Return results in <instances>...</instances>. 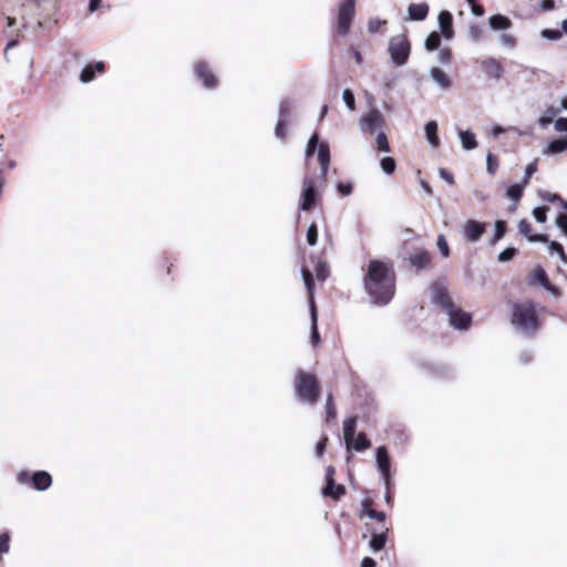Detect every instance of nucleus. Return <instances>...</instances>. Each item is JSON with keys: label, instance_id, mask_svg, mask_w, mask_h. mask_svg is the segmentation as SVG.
Wrapping results in <instances>:
<instances>
[{"label": "nucleus", "instance_id": "5701e85b", "mask_svg": "<svg viewBox=\"0 0 567 567\" xmlns=\"http://www.w3.org/2000/svg\"><path fill=\"white\" fill-rule=\"evenodd\" d=\"M488 25L492 30H508L512 28V20L503 14H494L488 18Z\"/></svg>", "mask_w": 567, "mask_h": 567}, {"label": "nucleus", "instance_id": "a19ab883", "mask_svg": "<svg viewBox=\"0 0 567 567\" xmlns=\"http://www.w3.org/2000/svg\"><path fill=\"white\" fill-rule=\"evenodd\" d=\"M342 100L350 111L355 109V99L350 89H344L342 92Z\"/></svg>", "mask_w": 567, "mask_h": 567}, {"label": "nucleus", "instance_id": "7ed1b4c3", "mask_svg": "<svg viewBox=\"0 0 567 567\" xmlns=\"http://www.w3.org/2000/svg\"><path fill=\"white\" fill-rule=\"evenodd\" d=\"M295 391L300 402L309 405L316 404L320 394V386L316 375L298 370L295 378Z\"/></svg>", "mask_w": 567, "mask_h": 567}, {"label": "nucleus", "instance_id": "79ce46f5", "mask_svg": "<svg viewBox=\"0 0 567 567\" xmlns=\"http://www.w3.org/2000/svg\"><path fill=\"white\" fill-rule=\"evenodd\" d=\"M318 241V228L316 224H311L307 229V243L309 246H315Z\"/></svg>", "mask_w": 567, "mask_h": 567}, {"label": "nucleus", "instance_id": "4be33fe9", "mask_svg": "<svg viewBox=\"0 0 567 567\" xmlns=\"http://www.w3.org/2000/svg\"><path fill=\"white\" fill-rule=\"evenodd\" d=\"M301 275H302V279L305 282V287L308 292L309 311H311V305H316L315 297H313V291H315L313 276H312L311 271L305 267L301 269Z\"/></svg>", "mask_w": 567, "mask_h": 567}, {"label": "nucleus", "instance_id": "6e6552de", "mask_svg": "<svg viewBox=\"0 0 567 567\" xmlns=\"http://www.w3.org/2000/svg\"><path fill=\"white\" fill-rule=\"evenodd\" d=\"M317 200L316 182L312 177L306 176L302 182V192L300 196V210H310Z\"/></svg>", "mask_w": 567, "mask_h": 567}, {"label": "nucleus", "instance_id": "13d9d810", "mask_svg": "<svg viewBox=\"0 0 567 567\" xmlns=\"http://www.w3.org/2000/svg\"><path fill=\"white\" fill-rule=\"evenodd\" d=\"M334 480L326 481V486L322 489V494L327 497H333L334 494V487H336Z\"/></svg>", "mask_w": 567, "mask_h": 567}, {"label": "nucleus", "instance_id": "f03ea898", "mask_svg": "<svg viewBox=\"0 0 567 567\" xmlns=\"http://www.w3.org/2000/svg\"><path fill=\"white\" fill-rule=\"evenodd\" d=\"M512 323L520 333L534 336L539 328L536 305L532 300L516 302L512 309Z\"/></svg>", "mask_w": 567, "mask_h": 567}, {"label": "nucleus", "instance_id": "2f4dec72", "mask_svg": "<svg viewBox=\"0 0 567 567\" xmlns=\"http://www.w3.org/2000/svg\"><path fill=\"white\" fill-rule=\"evenodd\" d=\"M524 187L525 185H523L522 183L511 185L506 192L507 197L514 202L519 200L523 196Z\"/></svg>", "mask_w": 567, "mask_h": 567}, {"label": "nucleus", "instance_id": "4d7b16f0", "mask_svg": "<svg viewBox=\"0 0 567 567\" xmlns=\"http://www.w3.org/2000/svg\"><path fill=\"white\" fill-rule=\"evenodd\" d=\"M31 474L25 471V470H22L20 471L18 474H17V482L21 485H28V484H31L32 481H31Z\"/></svg>", "mask_w": 567, "mask_h": 567}, {"label": "nucleus", "instance_id": "09e8293b", "mask_svg": "<svg viewBox=\"0 0 567 567\" xmlns=\"http://www.w3.org/2000/svg\"><path fill=\"white\" fill-rule=\"evenodd\" d=\"M548 248H549V252H556V254H558L559 258H560L564 262H567V256H566V254H565V251H564L563 246H561L559 243H557V241H551V243L549 244V247H548Z\"/></svg>", "mask_w": 567, "mask_h": 567}, {"label": "nucleus", "instance_id": "4c0bfd02", "mask_svg": "<svg viewBox=\"0 0 567 567\" xmlns=\"http://www.w3.org/2000/svg\"><path fill=\"white\" fill-rule=\"evenodd\" d=\"M558 113V110L555 109V107H549L546 113L544 115H542L539 118H538V124L542 126V127H545L547 126L548 124H550L553 122V118L554 116Z\"/></svg>", "mask_w": 567, "mask_h": 567}, {"label": "nucleus", "instance_id": "f8f14e48", "mask_svg": "<svg viewBox=\"0 0 567 567\" xmlns=\"http://www.w3.org/2000/svg\"><path fill=\"white\" fill-rule=\"evenodd\" d=\"M194 72L206 89L216 87L217 79L205 62H197L194 66Z\"/></svg>", "mask_w": 567, "mask_h": 567}, {"label": "nucleus", "instance_id": "f257e3e1", "mask_svg": "<svg viewBox=\"0 0 567 567\" xmlns=\"http://www.w3.org/2000/svg\"><path fill=\"white\" fill-rule=\"evenodd\" d=\"M364 288L377 305H386L394 296V276L381 260H371L364 277Z\"/></svg>", "mask_w": 567, "mask_h": 567}, {"label": "nucleus", "instance_id": "a18cd8bd", "mask_svg": "<svg viewBox=\"0 0 567 567\" xmlns=\"http://www.w3.org/2000/svg\"><path fill=\"white\" fill-rule=\"evenodd\" d=\"M95 78V72L93 70V66L92 65H86L82 72H81V75H80V80L83 82V83H89L91 82L93 79Z\"/></svg>", "mask_w": 567, "mask_h": 567}, {"label": "nucleus", "instance_id": "e2e57ef3", "mask_svg": "<svg viewBox=\"0 0 567 567\" xmlns=\"http://www.w3.org/2000/svg\"><path fill=\"white\" fill-rule=\"evenodd\" d=\"M368 517L371 519H377L379 522H384L386 518V515L384 512H378L375 509H369Z\"/></svg>", "mask_w": 567, "mask_h": 567}, {"label": "nucleus", "instance_id": "473e14b6", "mask_svg": "<svg viewBox=\"0 0 567 567\" xmlns=\"http://www.w3.org/2000/svg\"><path fill=\"white\" fill-rule=\"evenodd\" d=\"M530 280L539 284L543 288L549 282L546 271L540 267L534 270V272L530 276Z\"/></svg>", "mask_w": 567, "mask_h": 567}, {"label": "nucleus", "instance_id": "603ef678", "mask_svg": "<svg viewBox=\"0 0 567 567\" xmlns=\"http://www.w3.org/2000/svg\"><path fill=\"white\" fill-rule=\"evenodd\" d=\"M533 216L537 223H545L547 218V207H536L533 210Z\"/></svg>", "mask_w": 567, "mask_h": 567}, {"label": "nucleus", "instance_id": "c9c22d12", "mask_svg": "<svg viewBox=\"0 0 567 567\" xmlns=\"http://www.w3.org/2000/svg\"><path fill=\"white\" fill-rule=\"evenodd\" d=\"M380 166L385 174L390 175L395 171L396 163L393 157L386 156L381 159Z\"/></svg>", "mask_w": 567, "mask_h": 567}, {"label": "nucleus", "instance_id": "6ab92c4d", "mask_svg": "<svg viewBox=\"0 0 567 567\" xmlns=\"http://www.w3.org/2000/svg\"><path fill=\"white\" fill-rule=\"evenodd\" d=\"M519 231L532 243H547L548 237L542 234H532V225L526 220L522 219L518 223Z\"/></svg>", "mask_w": 567, "mask_h": 567}, {"label": "nucleus", "instance_id": "ddd939ff", "mask_svg": "<svg viewBox=\"0 0 567 567\" xmlns=\"http://www.w3.org/2000/svg\"><path fill=\"white\" fill-rule=\"evenodd\" d=\"M481 69L491 79H501L504 68L501 62L494 58L485 59L481 62Z\"/></svg>", "mask_w": 567, "mask_h": 567}, {"label": "nucleus", "instance_id": "3c124183", "mask_svg": "<svg viewBox=\"0 0 567 567\" xmlns=\"http://www.w3.org/2000/svg\"><path fill=\"white\" fill-rule=\"evenodd\" d=\"M436 245H437V248H439V250H440V252H441V255H442L443 257H445V258H446V257H449V256H450V248H449V245H447V241H446V239H445L444 235H440V236L437 237V243H436Z\"/></svg>", "mask_w": 567, "mask_h": 567}, {"label": "nucleus", "instance_id": "423d86ee", "mask_svg": "<svg viewBox=\"0 0 567 567\" xmlns=\"http://www.w3.org/2000/svg\"><path fill=\"white\" fill-rule=\"evenodd\" d=\"M357 0H342L338 7L337 33L347 35L351 29V23L355 14Z\"/></svg>", "mask_w": 567, "mask_h": 567}, {"label": "nucleus", "instance_id": "aec40b11", "mask_svg": "<svg viewBox=\"0 0 567 567\" xmlns=\"http://www.w3.org/2000/svg\"><path fill=\"white\" fill-rule=\"evenodd\" d=\"M410 264L417 270L426 268L431 262V255L426 250H416L410 255Z\"/></svg>", "mask_w": 567, "mask_h": 567}, {"label": "nucleus", "instance_id": "a878e982", "mask_svg": "<svg viewBox=\"0 0 567 567\" xmlns=\"http://www.w3.org/2000/svg\"><path fill=\"white\" fill-rule=\"evenodd\" d=\"M386 539H388V528H385L384 530H382L380 533H373L371 536L370 543H369L370 548L373 551H380L381 549L384 548Z\"/></svg>", "mask_w": 567, "mask_h": 567}, {"label": "nucleus", "instance_id": "864d4df0", "mask_svg": "<svg viewBox=\"0 0 567 567\" xmlns=\"http://www.w3.org/2000/svg\"><path fill=\"white\" fill-rule=\"evenodd\" d=\"M316 276L318 280L324 281L329 276V268L326 264H319L316 268Z\"/></svg>", "mask_w": 567, "mask_h": 567}, {"label": "nucleus", "instance_id": "774afa93", "mask_svg": "<svg viewBox=\"0 0 567 567\" xmlns=\"http://www.w3.org/2000/svg\"><path fill=\"white\" fill-rule=\"evenodd\" d=\"M360 567H375V561L371 557H364L361 561Z\"/></svg>", "mask_w": 567, "mask_h": 567}, {"label": "nucleus", "instance_id": "a211bd4d", "mask_svg": "<svg viewBox=\"0 0 567 567\" xmlns=\"http://www.w3.org/2000/svg\"><path fill=\"white\" fill-rule=\"evenodd\" d=\"M357 417L349 416L343 421V439L347 450L351 449L353 444V437L355 436Z\"/></svg>", "mask_w": 567, "mask_h": 567}, {"label": "nucleus", "instance_id": "4468645a", "mask_svg": "<svg viewBox=\"0 0 567 567\" xmlns=\"http://www.w3.org/2000/svg\"><path fill=\"white\" fill-rule=\"evenodd\" d=\"M318 162L320 164V175L324 181L327 178L329 165H330V147L327 141H322L318 147Z\"/></svg>", "mask_w": 567, "mask_h": 567}, {"label": "nucleus", "instance_id": "0e129e2a", "mask_svg": "<svg viewBox=\"0 0 567 567\" xmlns=\"http://www.w3.org/2000/svg\"><path fill=\"white\" fill-rule=\"evenodd\" d=\"M486 168L489 174H494L497 167V163L492 154H488L486 157Z\"/></svg>", "mask_w": 567, "mask_h": 567}, {"label": "nucleus", "instance_id": "cd10ccee", "mask_svg": "<svg viewBox=\"0 0 567 567\" xmlns=\"http://www.w3.org/2000/svg\"><path fill=\"white\" fill-rule=\"evenodd\" d=\"M461 143L464 150L471 151L477 146L475 135L470 131H460Z\"/></svg>", "mask_w": 567, "mask_h": 567}, {"label": "nucleus", "instance_id": "9d476101", "mask_svg": "<svg viewBox=\"0 0 567 567\" xmlns=\"http://www.w3.org/2000/svg\"><path fill=\"white\" fill-rule=\"evenodd\" d=\"M383 124L384 117L382 113L377 109H372L361 118L360 127L361 131L373 134L378 128H381Z\"/></svg>", "mask_w": 567, "mask_h": 567}, {"label": "nucleus", "instance_id": "c03bdc74", "mask_svg": "<svg viewBox=\"0 0 567 567\" xmlns=\"http://www.w3.org/2000/svg\"><path fill=\"white\" fill-rule=\"evenodd\" d=\"M542 37L547 40L556 41L563 37V33L560 30L557 29H544L542 31Z\"/></svg>", "mask_w": 567, "mask_h": 567}, {"label": "nucleus", "instance_id": "f704fd0d", "mask_svg": "<svg viewBox=\"0 0 567 567\" xmlns=\"http://www.w3.org/2000/svg\"><path fill=\"white\" fill-rule=\"evenodd\" d=\"M291 115V102L287 99L282 100L279 105V116L278 120L287 121Z\"/></svg>", "mask_w": 567, "mask_h": 567}, {"label": "nucleus", "instance_id": "338daca9", "mask_svg": "<svg viewBox=\"0 0 567 567\" xmlns=\"http://www.w3.org/2000/svg\"><path fill=\"white\" fill-rule=\"evenodd\" d=\"M471 11L476 17H482L484 14V8L476 2L471 4Z\"/></svg>", "mask_w": 567, "mask_h": 567}, {"label": "nucleus", "instance_id": "7c9ffc66", "mask_svg": "<svg viewBox=\"0 0 567 567\" xmlns=\"http://www.w3.org/2000/svg\"><path fill=\"white\" fill-rule=\"evenodd\" d=\"M441 33L434 31L432 33H430L427 35V38L425 39V49L429 50V51H434V50H437L440 48V44H441Z\"/></svg>", "mask_w": 567, "mask_h": 567}, {"label": "nucleus", "instance_id": "1a4fd4ad", "mask_svg": "<svg viewBox=\"0 0 567 567\" xmlns=\"http://www.w3.org/2000/svg\"><path fill=\"white\" fill-rule=\"evenodd\" d=\"M445 313L449 316L450 324L456 330H466L472 323V316L456 305Z\"/></svg>", "mask_w": 567, "mask_h": 567}, {"label": "nucleus", "instance_id": "2eb2a0df", "mask_svg": "<svg viewBox=\"0 0 567 567\" xmlns=\"http://www.w3.org/2000/svg\"><path fill=\"white\" fill-rule=\"evenodd\" d=\"M431 80L435 83L439 90L446 91L452 85L451 78L440 68L432 66L429 71Z\"/></svg>", "mask_w": 567, "mask_h": 567}, {"label": "nucleus", "instance_id": "58836bf2", "mask_svg": "<svg viewBox=\"0 0 567 567\" xmlns=\"http://www.w3.org/2000/svg\"><path fill=\"white\" fill-rule=\"evenodd\" d=\"M275 135L280 141H286L288 133H287V121L278 120L276 127H275Z\"/></svg>", "mask_w": 567, "mask_h": 567}, {"label": "nucleus", "instance_id": "412c9836", "mask_svg": "<svg viewBox=\"0 0 567 567\" xmlns=\"http://www.w3.org/2000/svg\"><path fill=\"white\" fill-rule=\"evenodd\" d=\"M409 19L412 21H423L429 14V6L426 3H411L408 7Z\"/></svg>", "mask_w": 567, "mask_h": 567}, {"label": "nucleus", "instance_id": "052dcab7", "mask_svg": "<svg viewBox=\"0 0 567 567\" xmlns=\"http://www.w3.org/2000/svg\"><path fill=\"white\" fill-rule=\"evenodd\" d=\"M556 225L567 236V215L560 214L556 219Z\"/></svg>", "mask_w": 567, "mask_h": 567}, {"label": "nucleus", "instance_id": "bf43d9fd", "mask_svg": "<svg viewBox=\"0 0 567 567\" xmlns=\"http://www.w3.org/2000/svg\"><path fill=\"white\" fill-rule=\"evenodd\" d=\"M437 60L442 64H449L451 61V50L447 48L440 50Z\"/></svg>", "mask_w": 567, "mask_h": 567}, {"label": "nucleus", "instance_id": "39448f33", "mask_svg": "<svg viewBox=\"0 0 567 567\" xmlns=\"http://www.w3.org/2000/svg\"><path fill=\"white\" fill-rule=\"evenodd\" d=\"M430 290L431 300L436 307L441 308L444 312L453 309L455 303L449 292L446 279L441 278L435 280L431 285Z\"/></svg>", "mask_w": 567, "mask_h": 567}, {"label": "nucleus", "instance_id": "b1692460", "mask_svg": "<svg viewBox=\"0 0 567 567\" xmlns=\"http://www.w3.org/2000/svg\"><path fill=\"white\" fill-rule=\"evenodd\" d=\"M437 123L435 121L426 122L424 126L425 136L431 147L437 148L440 146V138L437 136Z\"/></svg>", "mask_w": 567, "mask_h": 567}, {"label": "nucleus", "instance_id": "72a5a7b5", "mask_svg": "<svg viewBox=\"0 0 567 567\" xmlns=\"http://www.w3.org/2000/svg\"><path fill=\"white\" fill-rule=\"evenodd\" d=\"M494 228V236L491 239V244H495L504 237L506 233V223L504 220H496Z\"/></svg>", "mask_w": 567, "mask_h": 567}, {"label": "nucleus", "instance_id": "de8ad7c7", "mask_svg": "<svg viewBox=\"0 0 567 567\" xmlns=\"http://www.w3.org/2000/svg\"><path fill=\"white\" fill-rule=\"evenodd\" d=\"M386 21L378 18L370 19L368 22V31L370 33H377L381 27L385 25Z\"/></svg>", "mask_w": 567, "mask_h": 567}, {"label": "nucleus", "instance_id": "bb28decb", "mask_svg": "<svg viewBox=\"0 0 567 567\" xmlns=\"http://www.w3.org/2000/svg\"><path fill=\"white\" fill-rule=\"evenodd\" d=\"M310 318H311V342L313 346H317L320 341V334L318 331V312H317V306L311 305V311H310Z\"/></svg>", "mask_w": 567, "mask_h": 567}, {"label": "nucleus", "instance_id": "37998d69", "mask_svg": "<svg viewBox=\"0 0 567 567\" xmlns=\"http://www.w3.org/2000/svg\"><path fill=\"white\" fill-rule=\"evenodd\" d=\"M377 146H378V151H380V152H389L390 151L388 137H386L385 133L380 132L377 135Z\"/></svg>", "mask_w": 567, "mask_h": 567}, {"label": "nucleus", "instance_id": "680f3d73", "mask_svg": "<svg viewBox=\"0 0 567 567\" xmlns=\"http://www.w3.org/2000/svg\"><path fill=\"white\" fill-rule=\"evenodd\" d=\"M439 175L443 181H445L450 185H453L455 183L453 175L445 168H440Z\"/></svg>", "mask_w": 567, "mask_h": 567}, {"label": "nucleus", "instance_id": "8fccbe9b", "mask_svg": "<svg viewBox=\"0 0 567 567\" xmlns=\"http://www.w3.org/2000/svg\"><path fill=\"white\" fill-rule=\"evenodd\" d=\"M517 250L513 247H508L498 254V261L506 262L514 258Z\"/></svg>", "mask_w": 567, "mask_h": 567}, {"label": "nucleus", "instance_id": "ea45409f", "mask_svg": "<svg viewBox=\"0 0 567 567\" xmlns=\"http://www.w3.org/2000/svg\"><path fill=\"white\" fill-rule=\"evenodd\" d=\"M319 136L317 133H315L308 141L307 147H306V157L309 158L312 156L316 152V148L319 147Z\"/></svg>", "mask_w": 567, "mask_h": 567}, {"label": "nucleus", "instance_id": "49530a36", "mask_svg": "<svg viewBox=\"0 0 567 567\" xmlns=\"http://www.w3.org/2000/svg\"><path fill=\"white\" fill-rule=\"evenodd\" d=\"M499 42L503 47L514 49L516 47V39L509 33H503L499 35Z\"/></svg>", "mask_w": 567, "mask_h": 567}, {"label": "nucleus", "instance_id": "5fc2aeb1", "mask_svg": "<svg viewBox=\"0 0 567 567\" xmlns=\"http://www.w3.org/2000/svg\"><path fill=\"white\" fill-rule=\"evenodd\" d=\"M538 195H539L540 199L544 200V202L555 203V202L560 200V196L559 195L550 193V192H547V190H539Z\"/></svg>", "mask_w": 567, "mask_h": 567}, {"label": "nucleus", "instance_id": "f3484780", "mask_svg": "<svg viewBox=\"0 0 567 567\" xmlns=\"http://www.w3.org/2000/svg\"><path fill=\"white\" fill-rule=\"evenodd\" d=\"M441 33L445 39L450 40L453 38V17L449 11H441L437 18Z\"/></svg>", "mask_w": 567, "mask_h": 567}, {"label": "nucleus", "instance_id": "393cba45", "mask_svg": "<svg viewBox=\"0 0 567 567\" xmlns=\"http://www.w3.org/2000/svg\"><path fill=\"white\" fill-rule=\"evenodd\" d=\"M567 151V135L561 138L553 140L547 147L543 150L544 155L560 154Z\"/></svg>", "mask_w": 567, "mask_h": 567}, {"label": "nucleus", "instance_id": "69168bd1", "mask_svg": "<svg viewBox=\"0 0 567 567\" xmlns=\"http://www.w3.org/2000/svg\"><path fill=\"white\" fill-rule=\"evenodd\" d=\"M555 130L557 132H567V117H559L555 121Z\"/></svg>", "mask_w": 567, "mask_h": 567}, {"label": "nucleus", "instance_id": "c85d7f7f", "mask_svg": "<svg viewBox=\"0 0 567 567\" xmlns=\"http://www.w3.org/2000/svg\"><path fill=\"white\" fill-rule=\"evenodd\" d=\"M371 442L368 440L367 435L364 433H359L357 437H353V444L351 445V449H353L355 452H362L368 449H370Z\"/></svg>", "mask_w": 567, "mask_h": 567}, {"label": "nucleus", "instance_id": "e433bc0d", "mask_svg": "<svg viewBox=\"0 0 567 567\" xmlns=\"http://www.w3.org/2000/svg\"><path fill=\"white\" fill-rule=\"evenodd\" d=\"M537 164H538V159L535 158L532 163H529L526 166L525 173L523 176V181H522L523 185L526 186L528 184L529 178L537 172V168H538Z\"/></svg>", "mask_w": 567, "mask_h": 567}, {"label": "nucleus", "instance_id": "20e7f679", "mask_svg": "<svg viewBox=\"0 0 567 567\" xmlns=\"http://www.w3.org/2000/svg\"><path fill=\"white\" fill-rule=\"evenodd\" d=\"M388 51L390 53L391 62L395 66L404 65L411 53V44L406 35L399 34L389 39Z\"/></svg>", "mask_w": 567, "mask_h": 567}, {"label": "nucleus", "instance_id": "c756f323", "mask_svg": "<svg viewBox=\"0 0 567 567\" xmlns=\"http://www.w3.org/2000/svg\"><path fill=\"white\" fill-rule=\"evenodd\" d=\"M467 33H468L470 40L475 43L483 41L485 38V32H484L483 28L480 27L478 24H471L468 27Z\"/></svg>", "mask_w": 567, "mask_h": 567}, {"label": "nucleus", "instance_id": "9b49d317", "mask_svg": "<svg viewBox=\"0 0 567 567\" xmlns=\"http://www.w3.org/2000/svg\"><path fill=\"white\" fill-rule=\"evenodd\" d=\"M486 229V223H482L475 219H468L462 228L463 237L472 243L478 241L484 235Z\"/></svg>", "mask_w": 567, "mask_h": 567}, {"label": "nucleus", "instance_id": "6e6d98bb", "mask_svg": "<svg viewBox=\"0 0 567 567\" xmlns=\"http://www.w3.org/2000/svg\"><path fill=\"white\" fill-rule=\"evenodd\" d=\"M326 413H327V419L328 420L336 417V409H334V405H333L332 394L331 393L328 394V398H327Z\"/></svg>", "mask_w": 567, "mask_h": 567}, {"label": "nucleus", "instance_id": "dca6fc26", "mask_svg": "<svg viewBox=\"0 0 567 567\" xmlns=\"http://www.w3.org/2000/svg\"><path fill=\"white\" fill-rule=\"evenodd\" d=\"M31 485L34 489L43 492L52 484V476L47 471H37L31 476Z\"/></svg>", "mask_w": 567, "mask_h": 567}, {"label": "nucleus", "instance_id": "0eeeda50", "mask_svg": "<svg viewBox=\"0 0 567 567\" xmlns=\"http://www.w3.org/2000/svg\"><path fill=\"white\" fill-rule=\"evenodd\" d=\"M375 464L381 474L385 488L391 487V460L385 446H379L375 450Z\"/></svg>", "mask_w": 567, "mask_h": 567}]
</instances>
